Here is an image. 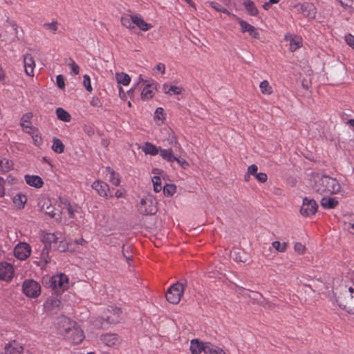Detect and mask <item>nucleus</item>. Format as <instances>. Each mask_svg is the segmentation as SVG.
Instances as JSON below:
<instances>
[{"instance_id": "nucleus-1", "label": "nucleus", "mask_w": 354, "mask_h": 354, "mask_svg": "<svg viewBox=\"0 0 354 354\" xmlns=\"http://www.w3.org/2000/svg\"><path fill=\"white\" fill-rule=\"evenodd\" d=\"M314 184L312 185L313 192L319 195H330L338 193L341 187L334 178L319 174L313 176Z\"/></svg>"}, {"instance_id": "nucleus-2", "label": "nucleus", "mask_w": 354, "mask_h": 354, "mask_svg": "<svg viewBox=\"0 0 354 354\" xmlns=\"http://www.w3.org/2000/svg\"><path fill=\"white\" fill-rule=\"evenodd\" d=\"M333 293L338 306L347 313L354 315V287H348L341 283L339 287L334 288Z\"/></svg>"}, {"instance_id": "nucleus-3", "label": "nucleus", "mask_w": 354, "mask_h": 354, "mask_svg": "<svg viewBox=\"0 0 354 354\" xmlns=\"http://www.w3.org/2000/svg\"><path fill=\"white\" fill-rule=\"evenodd\" d=\"M157 204L156 199L149 194L141 199L138 210L142 214L153 215L158 211Z\"/></svg>"}, {"instance_id": "nucleus-4", "label": "nucleus", "mask_w": 354, "mask_h": 354, "mask_svg": "<svg viewBox=\"0 0 354 354\" xmlns=\"http://www.w3.org/2000/svg\"><path fill=\"white\" fill-rule=\"evenodd\" d=\"M184 292V286L181 283H176L170 286L165 294L167 300L173 304L180 302Z\"/></svg>"}, {"instance_id": "nucleus-5", "label": "nucleus", "mask_w": 354, "mask_h": 354, "mask_svg": "<svg viewBox=\"0 0 354 354\" xmlns=\"http://www.w3.org/2000/svg\"><path fill=\"white\" fill-rule=\"evenodd\" d=\"M59 207L62 208L65 215L67 214L71 219H75L76 214L80 213V207L74 203H71L65 198H59Z\"/></svg>"}, {"instance_id": "nucleus-6", "label": "nucleus", "mask_w": 354, "mask_h": 354, "mask_svg": "<svg viewBox=\"0 0 354 354\" xmlns=\"http://www.w3.org/2000/svg\"><path fill=\"white\" fill-rule=\"evenodd\" d=\"M23 292L28 297H37L41 293V286L35 280H26L23 283Z\"/></svg>"}, {"instance_id": "nucleus-7", "label": "nucleus", "mask_w": 354, "mask_h": 354, "mask_svg": "<svg viewBox=\"0 0 354 354\" xmlns=\"http://www.w3.org/2000/svg\"><path fill=\"white\" fill-rule=\"evenodd\" d=\"M51 287L57 292H62L68 286V278L64 274L53 276L50 279Z\"/></svg>"}, {"instance_id": "nucleus-8", "label": "nucleus", "mask_w": 354, "mask_h": 354, "mask_svg": "<svg viewBox=\"0 0 354 354\" xmlns=\"http://www.w3.org/2000/svg\"><path fill=\"white\" fill-rule=\"evenodd\" d=\"M317 207L318 205L315 200L305 198L300 212L304 216H309L316 213Z\"/></svg>"}, {"instance_id": "nucleus-9", "label": "nucleus", "mask_w": 354, "mask_h": 354, "mask_svg": "<svg viewBox=\"0 0 354 354\" xmlns=\"http://www.w3.org/2000/svg\"><path fill=\"white\" fill-rule=\"evenodd\" d=\"M31 254V248L26 243H18L14 249L15 257L19 260H26Z\"/></svg>"}, {"instance_id": "nucleus-10", "label": "nucleus", "mask_w": 354, "mask_h": 354, "mask_svg": "<svg viewBox=\"0 0 354 354\" xmlns=\"http://www.w3.org/2000/svg\"><path fill=\"white\" fill-rule=\"evenodd\" d=\"M139 84H142V90L141 92V99L142 100H148L151 99L155 95L156 86L153 84H148L144 80L141 76L139 77Z\"/></svg>"}, {"instance_id": "nucleus-11", "label": "nucleus", "mask_w": 354, "mask_h": 354, "mask_svg": "<svg viewBox=\"0 0 354 354\" xmlns=\"http://www.w3.org/2000/svg\"><path fill=\"white\" fill-rule=\"evenodd\" d=\"M15 274V269L11 263L8 262L0 263V279L5 281H10Z\"/></svg>"}, {"instance_id": "nucleus-12", "label": "nucleus", "mask_w": 354, "mask_h": 354, "mask_svg": "<svg viewBox=\"0 0 354 354\" xmlns=\"http://www.w3.org/2000/svg\"><path fill=\"white\" fill-rule=\"evenodd\" d=\"M121 310L120 308L110 306L102 316V319H104L109 324H116L120 321V317Z\"/></svg>"}, {"instance_id": "nucleus-13", "label": "nucleus", "mask_w": 354, "mask_h": 354, "mask_svg": "<svg viewBox=\"0 0 354 354\" xmlns=\"http://www.w3.org/2000/svg\"><path fill=\"white\" fill-rule=\"evenodd\" d=\"M295 8L305 17L310 18L315 17L316 8L311 3H298L295 6Z\"/></svg>"}, {"instance_id": "nucleus-14", "label": "nucleus", "mask_w": 354, "mask_h": 354, "mask_svg": "<svg viewBox=\"0 0 354 354\" xmlns=\"http://www.w3.org/2000/svg\"><path fill=\"white\" fill-rule=\"evenodd\" d=\"M102 342L107 346L116 348L120 343V338L113 333H106L100 337Z\"/></svg>"}, {"instance_id": "nucleus-15", "label": "nucleus", "mask_w": 354, "mask_h": 354, "mask_svg": "<svg viewBox=\"0 0 354 354\" xmlns=\"http://www.w3.org/2000/svg\"><path fill=\"white\" fill-rule=\"evenodd\" d=\"M24 69L27 75L33 77L35 67V59L31 54L26 53L24 57Z\"/></svg>"}, {"instance_id": "nucleus-16", "label": "nucleus", "mask_w": 354, "mask_h": 354, "mask_svg": "<svg viewBox=\"0 0 354 354\" xmlns=\"http://www.w3.org/2000/svg\"><path fill=\"white\" fill-rule=\"evenodd\" d=\"M70 335V339L74 344H80L85 338L83 330L79 327H74L68 331Z\"/></svg>"}, {"instance_id": "nucleus-17", "label": "nucleus", "mask_w": 354, "mask_h": 354, "mask_svg": "<svg viewBox=\"0 0 354 354\" xmlns=\"http://www.w3.org/2000/svg\"><path fill=\"white\" fill-rule=\"evenodd\" d=\"M24 346L17 341H12L5 346V354H22Z\"/></svg>"}, {"instance_id": "nucleus-18", "label": "nucleus", "mask_w": 354, "mask_h": 354, "mask_svg": "<svg viewBox=\"0 0 354 354\" xmlns=\"http://www.w3.org/2000/svg\"><path fill=\"white\" fill-rule=\"evenodd\" d=\"M91 187L99 194L100 196L102 197L107 196L109 187L106 183L101 180H96L93 182Z\"/></svg>"}, {"instance_id": "nucleus-19", "label": "nucleus", "mask_w": 354, "mask_h": 354, "mask_svg": "<svg viewBox=\"0 0 354 354\" xmlns=\"http://www.w3.org/2000/svg\"><path fill=\"white\" fill-rule=\"evenodd\" d=\"M133 26H137L140 30L145 32L150 30L153 27L151 24L146 22L140 14L134 15Z\"/></svg>"}, {"instance_id": "nucleus-20", "label": "nucleus", "mask_w": 354, "mask_h": 354, "mask_svg": "<svg viewBox=\"0 0 354 354\" xmlns=\"http://www.w3.org/2000/svg\"><path fill=\"white\" fill-rule=\"evenodd\" d=\"M46 213L57 221L62 220V216H65V212L59 207V201H57V207H47Z\"/></svg>"}, {"instance_id": "nucleus-21", "label": "nucleus", "mask_w": 354, "mask_h": 354, "mask_svg": "<svg viewBox=\"0 0 354 354\" xmlns=\"http://www.w3.org/2000/svg\"><path fill=\"white\" fill-rule=\"evenodd\" d=\"M26 183L35 188H41L44 185V181L41 177L37 175L26 174L24 176Z\"/></svg>"}, {"instance_id": "nucleus-22", "label": "nucleus", "mask_w": 354, "mask_h": 354, "mask_svg": "<svg viewBox=\"0 0 354 354\" xmlns=\"http://www.w3.org/2000/svg\"><path fill=\"white\" fill-rule=\"evenodd\" d=\"M32 118V113H26L22 115L20 120V124L23 129V131L26 133L31 131L35 127L31 125V119Z\"/></svg>"}, {"instance_id": "nucleus-23", "label": "nucleus", "mask_w": 354, "mask_h": 354, "mask_svg": "<svg viewBox=\"0 0 354 354\" xmlns=\"http://www.w3.org/2000/svg\"><path fill=\"white\" fill-rule=\"evenodd\" d=\"M285 40L290 42V50L292 52L295 51L301 46V38L297 36H293L291 34L286 35Z\"/></svg>"}, {"instance_id": "nucleus-24", "label": "nucleus", "mask_w": 354, "mask_h": 354, "mask_svg": "<svg viewBox=\"0 0 354 354\" xmlns=\"http://www.w3.org/2000/svg\"><path fill=\"white\" fill-rule=\"evenodd\" d=\"M27 133L31 135L32 142L36 147H40L44 144L41 135L36 127L28 131Z\"/></svg>"}, {"instance_id": "nucleus-25", "label": "nucleus", "mask_w": 354, "mask_h": 354, "mask_svg": "<svg viewBox=\"0 0 354 354\" xmlns=\"http://www.w3.org/2000/svg\"><path fill=\"white\" fill-rule=\"evenodd\" d=\"M160 156L161 158L169 162H175V160H176V156H174V151L172 149H162L160 148Z\"/></svg>"}, {"instance_id": "nucleus-26", "label": "nucleus", "mask_w": 354, "mask_h": 354, "mask_svg": "<svg viewBox=\"0 0 354 354\" xmlns=\"http://www.w3.org/2000/svg\"><path fill=\"white\" fill-rule=\"evenodd\" d=\"M59 240V237L55 233H46L42 238V241L44 243V246L48 245L51 248V245L57 243Z\"/></svg>"}, {"instance_id": "nucleus-27", "label": "nucleus", "mask_w": 354, "mask_h": 354, "mask_svg": "<svg viewBox=\"0 0 354 354\" xmlns=\"http://www.w3.org/2000/svg\"><path fill=\"white\" fill-rule=\"evenodd\" d=\"M160 147H157L152 143L147 142L143 145L142 150L145 152V154L156 156L158 153H160Z\"/></svg>"}, {"instance_id": "nucleus-28", "label": "nucleus", "mask_w": 354, "mask_h": 354, "mask_svg": "<svg viewBox=\"0 0 354 354\" xmlns=\"http://www.w3.org/2000/svg\"><path fill=\"white\" fill-rule=\"evenodd\" d=\"M204 343L198 339H192L190 343V351L192 354H201L203 351Z\"/></svg>"}, {"instance_id": "nucleus-29", "label": "nucleus", "mask_w": 354, "mask_h": 354, "mask_svg": "<svg viewBox=\"0 0 354 354\" xmlns=\"http://www.w3.org/2000/svg\"><path fill=\"white\" fill-rule=\"evenodd\" d=\"M163 91L164 93L167 95H174L181 94L183 91V88L182 87L176 86H169L168 84H164Z\"/></svg>"}, {"instance_id": "nucleus-30", "label": "nucleus", "mask_w": 354, "mask_h": 354, "mask_svg": "<svg viewBox=\"0 0 354 354\" xmlns=\"http://www.w3.org/2000/svg\"><path fill=\"white\" fill-rule=\"evenodd\" d=\"M133 19L134 15H124L121 17V24L125 28L132 30L134 28Z\"/></svg>"}, {"instance_id": "nucleus-31", "label": "nucleus", "mask_w": 354, "mask_h": 354, "mask_svg": "<svg viewBox=\"0 0 354 354\" xmlns=\"http://www.w3.org/2000/svg\"><path fill=\"white\" fill-rule=\"evenodd\" d=\"M338 204V201L335 198L323 197L321 200V205L326 209L334 208Z\"/></svg>"}, {"instance_id": "nucleus-32", "label": "nucleus", "mask_w": 354, "mask_h": 354, "mask_svg": "<svg viewBox=\"0 0 354 354\" xmlns=\"http://www.w3.org/2000/svg\"><path fill=\"white\" fill-rule=\"evenodd\" d=\"M344 227L350 233L354 234V215H349L344 218Z\"/></svg>"}, {"instance_id": "nucleus-33", "label": "nucleus", "mask_w": 354, "mask_h": 354, "mask_svg": "<svg viewBox=\"0 0 354 354\" xmlns=\"http://www.w3.org/2000/svg\"><path fill=\"white\" fill-rule=\"evenodd\" d=\"M115 78L118 84L124 86H127L131 82L130 76L124 73H116Z\"/></svg>"}, {"instance_id": "nucleus-34", "label": "nucleus", "mask_w": 354, "mask_h": 354, "mask_svg": "<svg viewBox=\"0 0 354 354\" xmlns=\"http://www.w3.org/2000/svg\"><path fill=\"white\" fill-rule=\"evenodd\" d=\"M56 115L57 118L63 122H68L71 120L69 113L61 107L56 109Z\"/></svg>"}, {"instance_id": "nucleus-35", "label": "nucleus", "mask_w": 354, "mask_h": 354, "mask_svg": "<svg viewBox=\"0 0 354 354\" xmlns=\"http://www.w3.org/2000/svg\"><path fill=\"white\" fill-rule=\"evenodd\" d=\"M27 201V198L25 194L19 193L17 194L13 198V203L19 209L24 208L25 203Z\"/></svg>"}, {"instance_id": "nucleus-36", "label": "nucleus", "mask_w": 354, "mask_h": 354, "mask_svg": "<svg viewBox=\"0 0 354 354\" xmlns=\"http://www.w3.org/2000/svg\"><path fill=\"white\" fill-rule=\"evenodd\" d=\"M13 164L6 158L0 159V173H6L12 169Z\"/></svg>"}, {"instance_id": "nucleus-37", "label": "nucleus", "mask_w": 354, "mask_h": 354, "mask_svg": "<svg viewBox=\"0 0 354 354\" xmlns=\"http://www.w3.org/2000/svg\"><path fill=\"white\" fill-rule=\"evenodd\" d=\"M52 149L57 153H62L64 151V145L59 139L54 138L53 140Z\"/></svg>"}, {"instance_id": "nucleus-38", "label": "nucleus", "mask_w": 354, "mask_h": 354, "mask_svg": "<svg viewBox=\"0 0 354 354\" xmlns=\"http://www.w3.org/2000/svg\"><path fill=\"white\" fill-rule=\"evenodd\" d=\"M245 8L252 16H256L259 11L254 2L251 1H245Z\"/></svg>"}, {"instance_id": "nucleus-39", "label": "nucleus", "mask_w": 354, "mask_h": 354, "mask_svg": "<svg viewBox=\"0 0 354 354\" xmlns=\"http://www.w3.org/2000/svg\"><path fill=\"white\" fill-rule=\"evenodd\" d=\"M245 32H248L250 35L251 37H252L253 38H255V39L259 38V33L257 31V28L254 26H253L246 22H245Z\"/></svg>"}, {"instance_id": "nucleus-40", "label": "nucleus", "mask_w": 354, "mask_h": 354, "mask_svg": "<svg viewBox=\"0 0 354 354\" xmlns=\"http://www.w3.org/2000/svg\"><path fill=\"white\" fill-rule=\"evenodd\" d=\"M218 347L212 344L209 342H205L203 346V352L206 354H216Z\"/></svg>"}, {"instance_id": "nucleus-41", "label": "nucleus", "mask_w": 354, "mask_h": 354, "mask_svg": "<svg viewBox=\"0 0 354 354\" xmlns=\"http://www.w3.org/2000/svg\"><path fill=\"white\" fill-rule=\"evenodd\" d=\"M106 171L110 174L109 180L110 182L115 186H118L120 183V180L118 177L116 176V174L113 170H112L110 167L106 168Z\"/></svg>"}, {"instance_id": "nucleus-42", "label": "nucleus", "mask_w": 354, "mask_h": 354, "mask_svg": "<svg viewBox=\"0 0 354 354\" xmlns=\"http://www.w3.org/2000/svg\"><path fill=\"white\" fill-rule=\"evenodd\" d=\"M50 248L48 245L44 246L41 253V260L47 264L50 261V258L48 255Z\"/></svg>"}, {"instance_id": "nucleus-43", "label": "nucleus", "mask_w": 354, "mask_h": 354, "mask_svg": "<svg viewBox=\"0 0 354 354\" xmlns=\"http://www.w3.org/2000/svg\"><path fill=\"white\" fill-rule=\"evenodd\" d=\"M260 89L262 93L263 94H270L272 92V88L270 86L267 80H264L260 84Z\"/></svg>"}, {"instance_id": "nucleus-44", "label": "nucleus", "mask_w": 354, "mask_h": 354, "mask_svg": "<svg viewBox=\"0 0 354 354\" xmlns=\"http://www.w3.org/2000/svg\"><path fill=\"white\" fill-rule=\"evenodd\" d=\"M242 250L241 249H234L230 252V257L236 262H242Z\"/></svg>"}, {"instance_id": "nucleus-45", "label": "nucleus", "mask_w": 354, "mask_h": 354, "mask_svg": "<svg viewBox=\"0 0 354 354\" xmlns=\"http://www.w3.org/2000/svg\"><path fill=\"white\" fill-rule=\"evenodd\" d=\"M68 66L71 69V74L77 75L80 73V66L76 64V62L72 59L69 58L68 59Z\"/></svg>"}, {"instance_id": "nucleus-46", "label": "nucleus", "mask_w": 354, "mask_h": 354, "mask_svg": "<svg viewBox=\"0 0 354 354\" xmlns=\"http://www.w3.org/2000/svg\"><path fill=\"white\" fill-rule=\"evenodd\" d=\"M152 183L153 186V190L158 193L162 190L161 178L159 176H155L152 178Z\"/></svg>"}, {"instance_id": "nucleus-47", "label": "nucleus", "mask_w": 354, "mask_h": 354, "mask_svg": "<svg viewBox=\"0 0 354 354\" xmlns=\"http://www.w3.org/2000/svg\"><path fill=\"white\" fill-rule=\"evenodd\" d=\"M44 28L50 31L53 34H55L58 30V23L57 21H53L51 23H46L44 24Z\"/></svg>"}, {"instance_id": "nucleus-48", "label": "nucleus", "mask_w": 354, "mask_h": 354, "mask_svg": "<svg viewBox=\"0 0 354 354\" xmlns=\"http://www.w3.org/2000/svg\"><path fill=\"white\" fill-rule=\"evenodd\" d=\"M272 247L276 250H277L278 252H286V248H287V243H281L279 241H273L272 243Z\"/></svg>"}, {"instance_id": "nucleus-49", "label": "nucleus", "mask_w": 354, "mask_h": 354, "mask_svg": "<svg viewBox=\"0 0 354 354\" xmlns=\"http://www.w3.org/2000/svg\"><path fill=\"white\" fill-rule=\"evenodd\" d=\"M167 140L169 145H174L175 147L181 149L180 145L179 144L177 137L174 133V131H171V133H169V138Z\"/></svg>"}, {"instance_id": "nucleus-50", "label": "nucleus", "mask_w": 354, "mask_h": 354, "mask_svg": "<svg viewBox=\"0 0 354 354\" xmlns=\"http://www.w3.org/2000/svg\"><path fill=\"white\" fill-rule=\"evenodd\" d=\"M209 6H211V8H212L213 9L218 12H221L223 13L230 15L228 10L217 2H210Z\"/></svg>"}, {"instance_id": "nucleus-51", "label": "nucleus", "mask_w": 354, "mask_h": 354, "mask_svg": "<svg viewBox=\"0 0 354 354\" xmlns=\"http://www.w3.org/2000/svg\"><path fill=\"white\" fill-rule=\"evenodd\" d=\"M83 85L87 91L91 92L93 91L91 78L87 74L83 75Z\"/></svg>"}, {"instance_id": "nucleus-52", "label": "nucleus", "mask_w": 354, "mask_h": 354, "mask_svg": "<svg viewBox=\"0 0 354 354\" xmlns=\"http://www.w3.org/2000/svg\"><path fill=\"white\" fill-rule=\"evenodd\" d=\"M163 192L165 196H172L176 192V186L167 184L163 187Z\"/></svg>"}, {"instance_id": "nucleus-53", "label": "nucleus", "mask_w": 354, "mask_h": 354, "mask_svg": "<svg viewBox=\"0 0 354 354\" xmlns=\"http://www.w3.org/2000/svg\"><path fill=\"white\" fill-rule=\"evenodd\" d=\"M154 119L158 120H163L164 118V109L161 107H158L154 113Z\"/></svg>"}, {"instance_id": "nucleus-54", "label": "nucleus", "mask_w": 354, "mask_h": 354, "mask_svg": "<svg viewBox=\"0 0 354 354\" xmlns=\"http://www.w3.org/2000/svg\"><path fill=\"white\" fill-rule=\"evenodd\" d=\"M295 251L299 254H304L306 252V247L301 243H296L294 245Z\"/></svg>"}, {"instance_id": "nucleus-55", "label": "nucleus", "mask_w": 354, "mask_h": 354, "mask_svg": "<svg viewBox=\"0 0 354 354\" xmlns=\"http://www.w3.org/2000/svg\"><path fill=\"white\" fill-rule=\"evenodd\" d=\"M258 167L256 165H252L248 168L247 175L249 178L250 175L255 176L257 174Z\"/></svg>"}, {"instance_id": "nucleus-56", "label": "nucleus", "mask_w": 354, "mask_h": 354, "mask_svg": "<svg viewBox=\"0 0 354 354\" xmlns=\"http://www.w3.org/2000/svg\"><path fill=\"white\" fill-rule=\"evenodd\" d=\"M56 82H57V86L59 88L64 89L65 88V83H64V77L62 75H59L57 76Z\"/></svg>"}, {"instance_id": "nucleus-57", "label": "nucleus", "mask_w": 354, "mask_h": 354, "mask_svg": "<svg viewBox=\"0 0 354 354\" xmlns=\"http://www.w3.org/2000/svg\"><path fill=\"white\" fill-rule=\"evenodd\" d=\"M254 177L260 183H265L268 179V176L266 173H257Z\"/></svg>"}, {"instance_id": "nucleus-58", "label": "nucleus", "mask_w": 354, "mask_h": 354, "mask_svg": "<svg viewBox=\"0 0 354 354\" xmlns=\"http://www.w3.org/2000/svg\"><path fill=\"white\" fill-rule=\"evenodd\" d=\"M345 41L346 44L354 48V36L351 35H347L345 36Z\"/></svg>"}, {"instance_id": "nucleus-59", "label": "nucleus", "mask_w": 354, "mask_h": 354, "mask_svg": "<svg viewBox=\"0 0 354 354\" xmlns=\"http://www.w3.org/2000/svg\"><path fill=\"white\" fill-rule=\"evenodd\" d=\"M175 162H177L178 165L183 169H186L189 167V163L185 159H180L176 157Z\"/></svg>"}, {"instance_id": "nucleus-60", "label": "nucleus", "mask_w": 354, "mask_h": 354, "mask_svg": "<svg viewBox=\"0 0 354 354\" xmlns=\"http://www.w3.org/2000/svg\"><path fill=\"white\" fill-rule=\"evenodd\" d=\"M156 69L160 71L162 74H164L165 72V65L162 63H159L156 66Z\"/></svg>"}, {"instance_id": "nucleus-61", "label": "nucleus", "mask_w": 354, "mask_h": 354, "mask_svg": "<svg viewBox=\"0 0 354 354\" xmlns=\"http://www.w3.org/2000/svg\"><path fill=\"white\" fill-rule=\"evenodd\" d=\"M339 3L343 6V7H348L350 6V3H351V0H338Z\"/></svg>"}, {"instance_id": "nucleus-62", "label": "nucleus", "mask_w": 354, "mask_h": 354, "mask_svg": "<svg viewBox=\"0 0 354 354\" xmlns=\"http://www.w3.org/2000/svg\"><path fill=\"white\" fill-rule=\"evenodd\" d=\"M5 194V189L3 184L2 178H0V196H3Z\"/></svg>"}, {"instance_id": "nucleus-63", "label": "nucleus", "mask_w": 354, "mask_h": 354, "mask_svg": "<svg viewBox=\"0 0 354 354\" xmlns=\"http://www.w3.org/2000/svg\"><path fill=\"white\" fill-rule=\"evenodd\" d=\"M136 90V86L132 87L130 90L127 91L128 95L131 97H133L134 91Z\"/></svg>"}, {"instance_id": "nucleus-64", "label": "nucleus", "mask_w": 354, "mask_h": 354, "mask_svg": "<svg viewBox=\"0 0 354 354\" xmlns=\"http://www.w3.org/2000/svg\"><path fill=\"white\" fill-rule=\"evenodd\" d=\"M115 196H116L117 198H122V197H124V192H123L122 191H121V190H117V191L115 192Z\"/></svg>"}]
</instances>
